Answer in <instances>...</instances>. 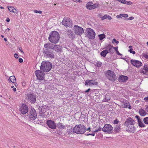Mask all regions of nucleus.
Masks as SVG:
<instances>
[{
    "label": "nucleus",
    "mask_w": 148,
    "mask_h": 148,
    "mask_svg": "<svg viewBox=\"0 0 148 148\" xmlns=\"http://www.w3.org/2000/svg\"><path fill=\"white\" fill-rule=\"evenodd\" d=\"M67 132L68 133L69 135H70L72 134L73 132V130L72 129H71L68 130Z\"/></svg>",
    "instance_id": "40"
},
{
    "label": "nucleus",
    "mask_w": 148,
    "mask_h": 148,
    "mask_svg": "<svg viewBox=\"0 0 148 148\" xmlns=\"http://www.w3.org/2000/svg\"><path fill=\"white\" fill-rule=\"evenodd\" d=\"M85 134L87 136H89V135H92L93 136H94L95 135V134L94 133H92V134Z\"/></svg>",
    "instance_id": "51"
},
{
    "label": "nucleus",
    "mask_w": 148,
    "mask_h": 148,
    "mask_svg": "<svg viewBox=\"0 0 148 148\" xmlns=\"http://www.w3.org/2000/svg\"><path fill=\"white\" fill-rule=\"evenodd\" d=\"M62 47L61 46L59 45H55L54 50L57 52H60L62 51Z\"/></svg>",
    "instance_id": "24"
},
{
    "label": "nucleus",
    "mask_w": 148,
    "mask_h": 148,
    "mask_svg": "<svg viewBox=\"0 0 148 148\" xmlns=\"http://www.w3.org/2000/svg\"><path fill=\"white\" fill-rule=\"evenodd\" d=\"M107 14L104 15V16H102L101 14H99V17L101 18L102 20H104V19L107 18Z\"/></svg>",
    "instance_id": "33"
},
{
    "label": "nucleus",
    "mask_w": 148,
    "mask_h": 148,
    "mask_svg": "<svg viewBox=\"0 0 148 148\" xmlns=\"http://www.w3.org/2000/svg\"><path fill=\"white\" fill-rule=\"evenodd\" d=\"M102 65V63L101 62L97 61L95 65L97 67H101Z\"/></svg>",
    "instance_id": "35"
},
{
    "label": "nucleus",
    "mask_w": 148,
    "mask_h": 148,
    "mask_svg": "<svg viewBox=\"0 0 148 148\" xmlns=\"http://www.w3.org/2000/svg\"><path fill=\"white\" fill-rule=\"evenodd\" d=\"M89 6H88L87 9L89 10H92L95 9L99 7V5L96 3L94 4L92 3V4L90 5H89Z\"/></svg>",
    "instance_id": "22"
},
{
    "label": "nucleus",
    "mask_w": 148,
    "mask_h": 148,
    "mask_svg": "<svg viewBox=\"0 0 148 148\" xmlns=\"http://www.w3.org/2000/svg\"><path fill=\"white\" fill-rule=\"evenodd\" d=\"M8 81H10L13 83H15L16 79L14 76H11L10 77V79L8 80Z\"/></svg>",
    "instance_id": "31"
},
{
    "label": "nucleus",
    "mask_w": 148,
    "mask_h": 148,
    "mask_svg": "<svg viewBox=\"0 0 148 148\" xmlns=\"http://www.w3.org/2000/svg\"><path fill=\"white\" fill-rule=\"evenodd\" d=\"M12 12H14V13L17 14V11L15 8H14V9L13 10V11Z\"/></svg>",
    "instance_id": "52"
},
{
    "label": "nucleus",
    "mask_w": 148,
    "mask_h": 148,
    "mask_svg": "<svg viewBox=\"0 0 148 148\" xmlns=\"http://www.w3.org/2000/svg\"><path fill=\"white\" fill-rule=\"evenodd\" d=\"M144 123L147 125H148V117H146L143 119Z\"/></svg>",
    "instance_id": "38"
},
{
    "label": "nucleus",
    "mask_w": 148,
    "mask_h": 148,
    "mask_svg": "<svg viewBox=\"0 0 148 148\" xmlns=\"http://www.w3.org/2000/svg\"><path fill=\"white\" fill-rule=\"evenodd\" d=\"M51 45V43H46L44 45V47L46 49H49L50 45Z\"/></svg>",
    "instance_id": "36"
},
{
    "label": "nucleus",
    "mask_w": 148,
    "mask_h": 148,
    "mask_svg": "<svg viewBox=\"0 0 148 148\" xmlns=\"http://www.w3.org/2000/svg\"><path fill=\"white\" fill-rule=\"evenodd\" d=\"M46 123L49 127L52 129L54 130L56 128L57 125L53 121L48 120L47 121Z\"/></svg>",
    "instance_id": "14"
},
{
    "label": "nucleus",
    "mask_w": 148,
    "mask_h": 148,
    "mask_svg": "<svg viewBox=\"0 0 148 148\" xmlns=\"http://www.w3.org/2000/svg\"><path fill=\"white\" fill-rule=\"evenodd\" d=\"M130 62L132 65L137 68L140 67L142 65V63L136 60H130Z\"/></svg>",
    "instance_id": "18"
},
{
    "label": "nucleus",
    "mask_w": 148,
    "mask_h": 148,
    "mask_svg": "<svg viewBox=\"0 0 148 148\" xmlns=\"http://www.w3.org/2000/svg\"><path fill=\"white\" fill-rule=\"evenodd\" d=\"M98 82L94 79H87L85 82V84L86 86H93L97 85Z\"/></svg>",
    "instance_id": "13"
},
{
    "label": "nucleus",
    "mask_w": 148,
    "mask_h": 148,
    "mask_svg": "<svg viewBox=\"0 0 148 148\" xmlns=\"http://www.w3.org/2000/svg\"><path fill=\"white\" fill-rule=\"evenodd\" d=\"M102 130V128L101 127H99V128L98 129H97L94 132H98L99 131H101Z\"/></svg>",
    "instance_id": "47"
},
{
    "label": "nucleus",
    "mask_w": 148,
    "mask_h": 148,
    "mask_svg": "<svg viewBox=\"0 0 148 148\" xmlns=\"http://www.w3.org/2000/svg\"><path fill=\"white\" fill-rule=\"evenodd\" d=\"M128 78L127 76L124 75H121L119 77L118 81L121 82H126L128 79Z\"/></svg>",
    "instance_id": "21"
},
{
    "label": "nucleus",
    "mask_w": 148,
    "mask_h": 148,
    "mask_svg": "<svg viewBox=\"0 0 148 148\" xmlns=\"http://www.w3.org/2000/svg\"><path fill=\"white\" fill-rule=\"evenodd\" d=\"M132 3L130 1H126V3L125 4L127 5H132Z\"/></svg>",
    "instance_id": "48"
},
{
    "label": "nucleus",
    "mask_w": 148,
    "mask_h": 148,
    "mask_svg": "<svg viewBox=\"0 0 148 148\" xmlns=\"http://www.w3.org/2000/svg\"><path fill=\"white\" fill-rule=\"evenodd\" d=\"M14 57L16 58H18V55L17 53H15L14 54Z\"/></svg>",
    "instance_id": "54"
},
{
    "label": "nucleus",
    "mask_w": 148,
    "mask_h": 148,
    "mask_svg": "<svg viewBox=\"0 0 148 148\" xmlns=\"http://www.w3.org/2000/svg\"><path fill=\"white\" fill-rule=\"evenodd\" d=\"M42 72L40 70H37L35 72L36 76L38 79L42 80L44 78L45 74Z\"/></svg>",
    "instance_id": "12"
},
{
    "label": "nucleus",
    "mask_w": 148,
    "mask_h": 148,
    "mask_svg": "<svg viewBox=\"0 0 148 148\" xmlns=\"http://www.w3.org/2000/svg\"><path fill=\"white\" fill-rule=\"evenodd\" d=\"M122 106L124 108H128L130 109H132V107L128 102H124Z\"/></svg>",
    "instance_id": "26"
},
{
    "label": "nucleus",
    "mask_w": 148,
    "mask_h": 148,
    "mask_svg": "<svg viewBox=\"0 0 148 148\" xmlns=\"http://www.w3.org/2000/svg\"><path fill=\"white\" fill-rule=\"evenodd\" d=\"M55 45H53V44H52L51 43V45H50V48L49 49H51L52 50H55Z\"/></svg>",
    "instance_id": "39"
},
{
    "label": "nucleus",
    "mask_w": 148,
    "mask_h": 148,
    "mask_svg": "<svg viewBox=\"0 0 148 148\" xmlns=\"http://www.w3.org/2000/svg\"><path fill=\"white\" fill-rule=\"evenodd\" d=\"M43 53H44V56L46 58L51 59L54 58L55 55L53 51L50 49H44Z\"/></svg>",
    "instance_id": "6"
},
{
    "label": "nucleus",
    "mask_w": 148,
    "mask_h": 148,
    "mask_svg": "<svg viewBox=\"0 0 148 148\" xmlns=\"http://www.w3.org/2000/svg\"><path fill=\"white\" fill-rule=\"evenodd\" d=\"M39 109V114L40 116L42 117L47 118L49 116V110L46 106H43Z\"/></svg>",
    "instance_id": "4"
},
{
    "label": "nucleus",
    "mask_w": 148,
    "mask_h": 148,
    "mask_svg": "<svg viewBox=\"0 0 148 148\" xmlns=\"http://www.w3.org/2000/svg\"><path fill=\"white\" fill-rule=\"evenodd\" d=\"M121 130V126L120 124H117L115 126L114 130L115 132H118Z\"/></svg>",
    "instance_id": "29"
},
{
    "label": "nucleus",
    "mask_w": 148,
    "mask_h": 148,
    "mask_svg": "<svg viewBox=\"0 0 148 148\" xmlns=\"http://www.w3.org/2000/svg\"><path fill=\"white\" fill-rule=\"evenodd\" d=\"M138 126L141 127H143L145 126V125L143 123V122L141 123H138Z\"/></svg>",
    "instance_id": "43"
},
{
    "label": "nucleus",
    "mask_w": 148,
    "mask_h": 148,
    "mask_svg": "<svg viewBox=\"0 0 148 148\" xmlns=\"http://www.w3.org/2000/svg\"><path fill=\"white\" fill-rule=\"evenodd\" d=\"M60 38V35L58 33L54 31L50 33L48 39L51 43L56 44L59 41Z\"/></svg>",
    "instance_id": "1"
},
{
    "label": "nucleus",
    "mask_w": 148,
    "mask_h": 148,
    "mask_svg": "<svg viewBox=\"0 0 148 148\" xmlns=\"http://www.w3.org/2000/svg\"><path fill=\"white\" fill-rule=\"evenodd\" d=\"M118 47H114V49L115 50L116 52V54L117 55H121V56L122 55L118 51Z\"/></svg>",
    "instance_id": "37"
},
{
    "label": "nucleus",
    "mask_w": 148,
    "mask_h": 148,
    "mask_svg": "<svg viewBox=\"0 0 148 148\" xmlns=\"http://www.w3.org/2000/svg\"><path fill=\"white\" fill-rule=\"evenodd\" d=\"M62 24L67 27H71L72 26V21L70 18H64L62 22Z\"/></svg>",
    "instance_id": "11"
},
{
    "label": "nucleus",
    "mask_w": 148,
    "mask_h": 148,
    "mask_svg": "<svg viewBox=\"0 0 148 148\" xmlns=\"http://www.w3.org/2000/svg\"><path fill=\"white\" fill-rule=\"evenodd\" d=\"M88 131L89 132H90L91 131L90 130V127H88L87 129L86 128V131Z\"/></svg>",
    "instance_id": "61"
},
{
    "label": "nucleus",
    "mask_w": 148,
    "mask_h": 148,
    "mask_svg": "<svg viewBox=\"0 0 148 148\" xmlns=\"http://www.w3.org/2000/svg\"><path fill=\"white\" fill-rule=\"evenodd\" d=\"M73 133L77 134H83L86 131V127L83 125H76L73 129Z\"/></svg>",
    "instance_id": "3"
},
{
    "label": "nucleus",
    "mask_w": 148,
    "mask_h": 148,
    "mask_svg": "<svg viewBox=\"0 0 148 148\" xmlns=\"http://www.w3.org/2000/svg\"><path fill=\"white\" fill-rule=\"evenodd\" d=\"M102 130L106 133L110 134L113 133V129L111 125L106 124L102 128Z\"/></svg>",
    "instance_id": "8"
},
{
    "label": "nucleus",
    "mask_w": 148,
    "mask_h": 148,
    "mask_svg": "<svg viewBox=\"0 0 148 148\" xmlns=\"http://www.w3.org/2000/svg\"><path fill=\"white\" fill-rule=\"evenodd\" d=\"M107 18L109 20H110L112 19V17L110 16L107 15Z\"/></svg>",
    "instance_id": "56"
},
{
    "label": "nucleus",
    "mask_w": 148,
    "mask_h": 148,
    "mask_svg": "<svg viewBox=\"0 0 148 148\" xmlns=\"http://www.w3.org/2000/svg\"><path fill=\"white\" fill-rule=\"evenodd\" d=\"M144 57L146 59H148V55L147 54H144Z\"/></svg>",
    "instance_id": "58"
},
{
    "label": "nucleus",
    "mask_w": 148,
    "mask_h": 148,
    "mask_svg": "<svg viewBox=\"0 0 148 148\" xmlns=\"http://www.w3.org/2000/svg\"><path fill=\"white\" fill-rule=\"evenodd\" d=\"M57 126L60 129H65V126L63 125L62 123L59 122L57 124Z\"/></svg>",
    "instance_id": "27"
},
{
    "label": "nucleus",
    "mask_w": 148,
    "mask_h": 148,
    "mask_svg": "<svg viewBox=\"0 0 148 148\" xmlns=\"http://www.w3.org/2000/svg\"><path fill=\"white\" fill-rule=\"evenodd\" d=\"M114 42L115 43L117 44L119 42V41L116 40L115 38L113 39L112 40V42L113 43Z\"/></svg>",
    "instance_id": "50"
},
{
    "label": "nucleus",
    "mask_w": 148,
    "mask_h": 148,
    "mask_svg": "<svg viewBox=\"0 0 148 148\" xmlns=\"http://www.w3.org/2000/svg\"><path fill=\"white\" fill-rule=\"evenodd\" d=\"M18 49L21 52L23 53V52L22 50V48L21 47H19Z\"/></svg>",
    "instance_id": "62"
},
{
    "label": "nucleus",
    "mask_w": 148,
    "mask_h": 148,
    "mask_svg": "<svg viewBox=\"0 0 148 148\" xmlns=\"http://www.w3.org/2000/svg\"><path fill=\"white\" fill-rule=\"evenodd\" d=\"M73 1L75 2H78L79 3H80L82 2L81 0H73Z\"/></svg>",
    "instance_id": "57"
},
{
    "label": "nucleus",
    "mask_w": 148,
    "mask_h": 148,
    "mask_svg": "<svg viewBox=\"0 0 148 148\" xmlns=\"http://www.w3.org/2000/svg\"><path fill=\"white\" fill-rule=\"evenodd\" d=\"M26 98L28 101L31 104H34L36 101V97L35 94L31 92L27 93Z\"/></svg>",
    "instance_id": "5"
},
{
    "label": "nucleus",
    "mask_w": 148,
    "mask_h": 148,
    "mask_svg": "<svg viewBox=\"0 0 148 148\" xmlns=\"http://www.w3.org/2000/svg\"><path fill=\"white\" fill-rule=\"evenodd\" d=\"M126 127L127 128V131L130 133H134L136 131V128L134 125H129L128 127Z\"/></svg>",
    "instance_id": "20"
},
{
    "label": "nucleus",
    "mask_w": 148,
    "mask_h": 148,
    "mask_svg": "<svg viewBox=\"0 0 148 148\" xmlns=\"http://www.w3.org/2000/svg\"><path fill=\"white\" fill-rule=\"evenodd\" d=\"M114 47H113L112 45L109 44L106 47V50H108V51H109V52H111V51H112V49H114Z\"/></svg>",
    "instance_id": "28"
},
{
    "label": "nucleus",
    "mask_w": 148,
    "mask_h": 148,
    "mask_svg": "<svg viewBox=\"0 0 148 148\" xmlns=\"http://www.w3.org/2000/svg\"><path fill=\"white\" fill-rule=\"evenodd\" d=\"M34 12L35 13H39L41 14L42 12L41 11H38L37 10H35L34 11Z\"/></svg>",
    "instance_id": "49"
},
{
    "label": "nucleus",
    "mask_w": 148,
    "mask_h": 148,
    "mask_svg": "<svg viewBox=\"0 0 148 148\" xmlns=\"http://www.w3.org/2000/svg\"><path fill=\"white\" fill-rule=\"evenodd\" d=\"M135 118H136L137 119L138 121V120H139L140 119V118L139 116L138 115H136L135 116Z\"/></svg>",
    "instance_id": "55"
},
{
    "label": "nucleus",
    "mask_w": 148,
    "mask_h": 148,
    "mask_svg": "<svg viewBox=\"0 0 148 148\" xmlns=\"http://www.w3.org/2000/svg\"><path fill=\"white\" fill-rule=\"evenodd\" d=\"M8 8L10 12H13L14 7H8Z\"/></svg>",
    "instance_id": "44"
},
{
    "label": "nucleus",
    "mask_w": 148,
    "mask_h": 148,
    "mask_svg": "<svg viewBox=\"0 0 148 148\" xmlns=\"http://www.w3.org/2000/svg\"><path fill=\"white\" fill-rule=\"evenodd\" d=\"M135 123V122L134 120L131 118L129 117L126 120L124 125L126 127H128L129 125H134Z\"/></svg>",
    "instance_id": "15"
},
{
    "label": "nucleus",
    "mask_w": 148,
    "mask_h": 148,
    "mask_svg": "<svg viewBox=\"0 0 148 148\" xmlns=\"http://www.w3.org/2000/svg\"><path fill=\"white\" fill-rule=\"evenodd\" d=\"M109 53L107 50H105L101 51L100 53L101 55L103 57H105L106 56V54Z\"/></svg>",
    "instance_id": "30"
},
{
    "label": "nucleus",
    "mask_w": 148,
    "mask_h": 148,
    "mask_svg": "<svg viewBox=\"0 0 148 148\" xmlns=\"http://www.w3.org/2000/svg\"><path fill=\"white\" fill-rule=\"evenodd\" d=\"M120 15L121 16V17H127L128 16L127 14H120Z\"/></svg>",
    "instance_id": "42"
},
{
    "label": "nucleus",
    "mask_w": 148,
    "mask_h": 148,
    "mask_svg": "<svg viewBox=\"0 0 148 148\" xmlns=\"http://www.w3.org/2000/svg\"><path fill=\"white\" fill-rule=\"evenodd\" d=\"M144 100L145 101H148V96L144 98Z\"/></svg>",
    "instance_id": "60"
},
{
    "label": "nucleus",
    "mask_w": 148,
    "mask_h": 148,
    "mask_svg": "<svg viewBox=\"0 0 148 148\" xmlns=\"http://www.w3.org/2000/svg\"><path fill=\"white\" fill-rule=\"evenodd\" d=\"M138 123H141L142 122H143L141 120V119H140L138 120Z\"/></svg>",
    "instance_id": "63"
},
{
    "label": "nucleus",
    "mask_w": 148,
    "mask_h": 148,
    "mask_svg": "<svg viewBox=\"0 0 148 148\" xmlns=\"http://www.w3.org/2000/svg\"><path fill=\"white\" fill-rule=\"evenodd\" d=\"M119 122V121L116 119L114 121L113 123L114 124H118V123Z\"/></svg>",
    "instance_id": "45"
},
{
    "label": "nucleus",
    "mask_w": 148,
    "mask_h": 148,
    "mask_svg": "<svg viewBox=\"0 0 148 148\" xmlns=\"http://www.w3.org/2000/svg\"><path fill=\"white\" fill-rule=\"evenodd\" d=\"M139 113L140 115L142 116H145L147 114V113L145 110L142 108L139 110Z\"/></svg>",
    "instance_id": "25"
},
{
    "label": "nucleus",
    "mask_w": 148,
    "mask_h": 148,
    "mask_svg": "<svg viewBox=\"0 0 148 148\" xmlns=\"http://www.w3.org/2000/svg\"><path fill=\"white\" fill-rule=\"evenodd\" d=\"M106 75L108 78L112 82L115 81L116 79V76L114 72L110 70L107 72Z\"/></svg>",
    "instance_id": "7"
},
{
    "label": "nucleus",
    "mask_w": 148,
    "mask_h": 148,
    "mask_svg": "<svg viewBox=\"0 0 148 148\" xmlns=\"http://www.w3.org/2000/svg\"><path fill=\"white\" fill-rule=\"evenodd\" d=\"M19 111L22 114H25L28 112V108L26 105L23 104L20 108Z\"/></svg>",
    "instance_id": "17"
},
{
    "label": "nucleus",
    "mask_w": 148,
    "mask_h": 148,
    "mask_svg": "<svg viewBox=\"0 0 148 148\" xmlns=\"http://www.w3.org/2000/svg\"><path fill=\"white\" fill-rule=\"evenodd\" d=\"M18 61L20 63H22V62H23V59L21 58H20L18 59Z\"/></svg>",
    "instance_id": "53"
},
{
    "label": "nucleus",
    "mask_w": 148,
    "mask_h": 148,
    "mask_svg": "<svg viewBox=\"0 0 148 148\" xmlns=\"http://www.w3.org/2000/svg\"><path fill=\"white\" fill-rule=\"evenodd\" d=\"M128 51L130 53H132L133 54H134L136 53V52L134 51H133L132 49H130Z\"/></svg>",
    "instance_id": "46"
},
{
    "label": "nucleus",
    "mask_w": 148,
    "mask_h": 148,
    "mask_svg": "<svg viewBox=\"0 0 148 148\" xmlns=\"http://www.w3.org/2000/svg\"><path fill=\"white\" fill-rule=\"evenodd\" d=\"M66 32L69 38L71 39H73L75 38V35L73 32L70 29H67L66 30Z\"/></svg>",
    "instance_id": "19"
},
{
    "label": "nucleus",
    "mask_w": 148,
    "mask_h": 148,
    "mask_svg": "<svg viewBox=\"0 0 148 148\" xmlns=\"http://www.w3.org/2000/svg\"><path fill=\"white\" fill-rule=\"evenodd\" d=\"M140 73L144 74H146L148 73V66L147 65H145L144 67L141 71Z\"/></svg>",
    "instance_id": "23"
},
{
    "label": "nucleus",
    "mask_w": 148,
    "mask_h": 148,
    "mask_svg": "<svg viewBox=\"0 0 148 148\" xmlns=\"http://www.w3.org/2000/svg\"><path fill=\"white\" fill-rule=\"evenodd\" d=\"M52 67V64L49 62H42L40 66V70L45 72H48L51 69Z\"/></svg>",
    "instance_id": "2"
},
{
    "label": "nucleus",
    "mask_w": 148,
    "mask_h": 148,
    "mask_svg": "<svg viewBox=\"0 0 148 148\" xmlns=\"http://www.w3.org/2000/svg\"><path fill=\"white\" fill-rule=\"evenodd\" d=\"M98 37H99V40H101L104 38H105L106 37L105 35L103 34H101L98 35Z\"/></svg>",
    "instance_id": "32"
},
{
    "label": "nucleus",
    "mask_w": 148,
    "mask_h": 148,
    "mask_svg": "<svg viewBox=\"0 0 148 148\" xmlns=\"http://www.w3.org/2000/svg\"><path fill=\"white\" fill-rule=\"evenodd\" d=\"M93 3L92 1H90L87 3L86 4V8L89 6V5H90L91 4H92Z\"/></svg>",
    "instance_id": "41"
},
{
    "label": "nucleus",
    "mask_w": 148,
    "mask_h": 148,
    "mask_svg": "<svg viewBox=\"0 0 148 148\" xmlns=\"http://www.w3.org/2000/svg\"><path fill=\"white\" fill-rule=\"evenodd\" d=\"M37 118V114L36 111L34 108H32L29 114V120L33 121Z\"/></svg>",
    "instance_id": "9"
},
{
    "label": "nucleus",
    "mask_w": 148,
    "mask_h": 148,
    "mask_svg": "<svg viewBox=\"0 0 148 148\" xmlns=\"http://www.w3.org/2000/svg\"><path fill=\"white\" fill-rule=\"evenodd\" d=\"M108 97V96L107 95L105 96V98L103 99V101L108 102V101L110 100V97Z\"/></svg>",
    "instance_id": "34"
},
{
    "label": "nucleus",
    "mask_w": 148,
    "mask_h": 148,
    "mask_svg": "<svg viewBox=\"0 0 148 148\" xmlns=\"http://www.w3.org/2000/svg\"><path fill=\"white\" fill-rule=\"evenodd\" d=\"M145 110L147 112H148V106H147L146 108H145Z\"/></svg>",
    "instance_id": "64"
},
{
    "label": "nucleus",
    "mask_w": 148,
    "mask_h": 148,
    "mask_svg": "<svg viewBox=\"0 0 148 148\" xmlns=\"http://www.w3.org/2000/svg\"><path fill=\"white\" fill-rule=\"evenodd\" d=\"M134 18L133 16H131L128 19L129 20H133Z\"/></svg>",
    "instance_id": "59"
},
{
    "label": "nucleus",
    "mask_w": 148,
    "mask_h": 148,
    "mask_svg": "<svg viewBox=\"0 0 148 148\" xmlns=\"http://www.w3.org/2000/svg\"><path fill=\"white\" fill-rule=\"evenodd\" d=\"M95 36V33L93 29L91 28H89L87 32V36L91 39H94Z\"/></svg>",
    "instance_id": "16"
},
{
    "label": "nucleus",
    "mask_w": 148,
    "mask_h": 148,
    "mask_svg": "<svg viewBox=\"0 0 148 148\" xmlns=\"http://www.w3.org/2000/svg\"><path fill=\"white\" fill-rule=\"evenodd\" d=\"M74 31L75 34L77 35L81 36L84 32L83 28L78 25H75L74 27Z\"/></svg>",
    "instance_id": "10"
}]
</instances>
